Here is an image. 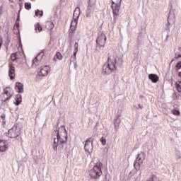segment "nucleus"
Masks as SVG:
<instances>
[{"instance_id":"55","label":"nucleus","mask_w":181,"mask_h":181,"mask_svg":"<svg viewBox=\"0 0 181 181\" xmlns=\"http://www.w3.org/2000/svg\"><path fill=\"white\" fill-rule=\"evenodd\" d=\"M145 97L144 96V95H139V98H144Z\"/></svg>"},{"instance_id":"58","label":"nucleus","mask_w":181,"mask_h":181,"mask_svg":"<svg viewBox=\"0 0 181 181\" xmlns=\"http://www.w3.org/2000/svg\"><path fill=\"white\" fill-rule=\"evenodd\" d=\"M180 49H181V47H178V50L180 51Z\"/></svg>"},{"instance_id":"43","label":"nucleus","mask_w":181,"mask_h":181,"mask_svg":"<svg viewBox=\"0 0 181 181\" xmlns=\"http://www.w3.org/2000/svg\"><path fill=\"white\" fill-rule=\"evenodd\" d=\"M173 97L174 100H177V93H174L173 95Z\"/></svg>"},{"instance_id":"52","label":"nucleus","mask_w":181,"mask_h":181,"mask_svg":"<svg viewBox=\"0 0 181 181\" xmlns=\"http://www.w3.org/2000/svg\"><path fill=\"white\" fill-rule=\"evenodd\" d=\"M166 26H167V28H169V26H170V23H169V21H168Z\"/></svg>"},{"instance_id":"16","label":"nucleus","mask_w":181,"mask_h":181,"mask_svg":"<svg viewBox=\"0 0 181 181\" xmlns=\"http://www.w3.org/2000/svg\"><path fill=\"white\" fill-rule=\"evenodd\" d=\"M99 36L96 39V43H105L107 42V35L103 32L99 33Z\"/></svg>"},{"instance_id":"45","label":"nucleus","mask_w":181,"mask_h":181,"mask_svg":"<svg viewBox=\"0 0 181 181\" xmlns=\"http://www.w3.org/2000/svg\"><path fill=\"white\" fill-rule=\"evenodd\" d=\"M2 42H3L2 36L0 35V49L2 46Z\"/></svg>"},{"instance_id":"42","label":"nucleus","mask_w":181,"mask_h":181,"mask_svg":"<svg viewBox=\"0 0 181 181\" xmlns=\"http://www.w3.org/2000/svg\"><path fill=\"white\" fill-rule=\"evenodd\" d=\"M18 5L20 8H22L23 6V0H19Z\"/></svg>"},{"instance_id":"18","label":"nucleus","mask_w":181,"mask_h":181,"mask_svg":"<svg viewBox=\"0 0 181 181\" xmlns=\"http://www.w3.org/2000/svg\"><path fill=\"white\" fill-rule=\"evenodd\" d=\"M11 98H12V94H9V96H6V95L2 93L0 95V100L1 103H8Z\"/></svg>"},{"instance_id":"5","label":"nucleus","mask_w":181,"mask_h":181,"mask_svg":"<svg viewBox=\"0 0 181 181\" xmlns=\"http://www.w3.org/2000/svg\"><path fill=\"white\" fill-rule=\"evenodd\" d=\"M21 135V125L19 124H15L8 131V138H18Z\"/></svg>"},{"instance_id":"28","label":"nucleus","mask_w":181,"mask_h":181,"mask_svg":"<svg viewBox=\"0 0 181 181\" xmlns=\"http://www.w3.org/2000/svg\"><path fill=\"white\" fill-rule=\"evenodd\" d=\"M11 59L12 62H16L18 60V54L16 52L11 54Z\"/></svg>"},{"instance_id":"4","label":"nucleus","mask_w":181,"mask_h":181,"mask_svg":"<svg viewBox=\"0 0 181 181\" xmlns=\"http://www.w3.org/2000/svg\"><path fill=\"white\" fill-rule=\"evenodd\" d=\"M112 11L113 13V23H117V19L119 16V11H121V3L122 0H111Z\"/></svg>"},{"instance_id":"25","label":"nucleus","mask_w":181,"mask_h":181,"mask_svg":"<svg viewBox=\"0 0 181 181\" xmlns=\"http://www.w3.org/2000/svg\"><path fill=\"white\" fill-rule=\"evenodd\" d=\"M145 39V35H144V33L142 32L139 33V36L137 38V43L139 45L140 43H142V41Z\"/></svg>"},{"instance_id":"8","label":"nucleus","mask_w":181,"mask_h":181,"mask_svg":"<svg viewBox=\"0 0 181 181\" xmlns=\"http://www.w3.org/2000/svg\"><path fill=\"white\" fill-rule=\"evenodd\" d=\"M111 66L114 67L115 70H117V66H122L124 64V60L122 58L117 57L114 60L110 59Z\"/></svg>"},{"instance_id":"39","label":"nucleus","mask_w":181,"mask_h":181,"mask_svg":"<svg viewBox=\"0 0 181 181\" xmlns=\"http://www.w3.org/2000/svg\"><path fill=\"white\" fill-rule=\"evenodd\" d=\"M100 141L102 143V145H105V144H107V139H105V138H104L103 136L101 137Z\"/></svg>"},{"instance_id":"27","label":"nucleus","mask_w":181,"mask_h":181,"mask_svg":"<svg viewBox=\"0 0 181 181\" xmlns=\"http://www.w3.org/2000/svg\"><path fill=\"white\" fill-rule=\"evenodd\" d=\"M42 54V57L45 56V52L42 50L40 52L38 53V55L33 60V65L35 64V62H37V57Z\"/></svg>"},{"instance_id":"2","label":"nucleus","mask_w":181,"mask_h":181,"mask_svg":"<svg viewBox=\"0 0 181 181\" xmlns=\"http://www.w3.org/2000/svg\"><path fill=\"white\" fill-rule=\"evenodd\" d=\"M146 158V153L143 151L139 152L136 156V159L134 162V168L136 173H139L137 179H141V175H142V171H141V165L144 163V160H145Z\"/></svg>"},{"instance_id":"40","label":"nucleus","mask_w":181,"mask_h":181,"mask_svg":"<svg viewBox=\"0 0 181 181\" xmlns=\"http://www.w3.org/2000/svg\"><path fill=\"white\" fill-rule=\"evenodd\" d=\"M19 21H21V10L19 11V12L18 13L16 22H19Z\"/></svg>"},{"instance_id":"21","label":"nucleus","mask_w":181,"mask_h":181,"mask_svg":"<svg viewBox=\"0 0 181 181\" xmlns=\"http://www.w3.org/2000/svg\"><path fill=\"white\" fill-rule=\"evenodd\" d=\"M104 46H105V42H96L95 50L97 52H100L101 50H104Z\"/></svg>"},{"instance_id":"51","label":"nucleus","mask_w":181,"mask_h":181,"mask_svg":"<svg viewBox=\"0 0 181 181\" xmlns=\"http://www.w3.org/2000/svg\"><path fill=\"white\" fill-rule=\"evenodd\" d=\"M146 181H153V177H149Z\"/></svg>"},{"instance_id":"9","label":"nucleus","mask_w":181,"mask_h":181,"mask_svg":"<svg viewBox=\"0 0 181 181\" xmlns=\"http://www.w3.org/2000/svg\"><path fill=\"white\" fill-rule=\"evenodd\" d=\"M88 6L86 12V18H91V13L94 11V3L91 0H88Z\"/></svg>"},{"instance_id":"36","label":"nucleus","mask_w":181,"mask_h":181,"mask_svg":"<svg viewBox=\"0 0 181 181\" xmlns=\"http://www.w3.org/2000/svg\"><path fill=\"white\" fill-rule=\"evenodd\" d=\"M181 69V61H179L175 66V71H179Z\"/></svg>"},{"instance_id":"53","label":"nucleus","mask_w":181,"mask_h":181,"mask_svg":"<svg viewBox=\"0 0 181 181\" xmlns=\"http://www.w3.org/2000/svg\"><path fill=\"white\" fill-rule=\"evenodd\" d=\"M178 77H180V78H181V71L178 72Z\"/></svg>"},{"instance_id":"1","label":"nucleus","mask_w":181,"mask_h":181,"mask_svg":"<svg viewBox=\"0 0 181 181\" xmlns=\"http://www.w3.org/2000/svg\"><path fill=\"white\" fill-rule=\"evenodd\" d=\"M52 135H56L57 138H54L53 150L60 151L61 153H64L66 156H70L71 153V145L67 144V139H69V135L66 127L61 125L57 129H54Z\"/></svg>"},{"instance_id":"11","label":"nucleus","mask_w":181,"mask_h":181,"mask_svg":"<svg viewBox=\"0 0 181 181\" xmlns=\"http://www.w3.org/2000/svg\"><path fill=\"white\" fill-rule=\"evenodd\" d=\"M77 52H78V43L75 42L73 54L71 57V63H74L77 60Z\"/></svg>"},{"instance_id":"7","label":"nucleus","mask_w":181,"mask_h":181,"mask_svg":"<svg viewBox=\"0 0 181 181\" xmlns=\"http://www.w3.org/2000/svg\"><path fill=\"white\" fill-rule=\"evenodd\" d=\"M93 144H94V139H91V137L86 139L85 146H84V150L86 152H88L89 155H91L93 153Z\"/></svg>"},{"instance_id":"29","label":"nucleus","mask_w":181,"mask_h":181,"mask_svg":"<svg viewBox=\"0 0 181 181\" xmlns=\"http://www.w3.org/2000/svg\"><path fill=\"white\" fill-rule=\"evenodd\" d=\"M175 87L178 93H181V81H178V82H176Z\"/></svg>"},{"instance_id":"35","label":"nucleus","mask_w":181,"mask_h":181,"mask_svg":"<svg viewBox=\"0 0 181 181\" xmlns=\"http://www.w3.org/2000/svg\"><path fill=\"white\" fill-rule=\"evenodd\" d=\"M75 32L74 31H69V37L71 39V40H73L74 38Z\"/></svg>"},{"instance_id":"57","label":"nucleus","mask_w":181,"mask_h":181,"mask_svg":"<svg viewBox=\"0 0 181 181\" xmlns=\"http://www.w3.org/2000/svg\"><path fill=\"white\" fill-rule=\"evenodd\" d=\"M172 15V11H170V13H169V16Z\"/></svg>"},{"instance_id":"31","label":"nucleus","mask_w":181,"mask_h":181,"mask_svg":"<svg viewBox=\"0 0 181 181\" xmlns=\"http://www.w3.org/2000/svg\"><path fill=\"white\" fill-rule=\"evenodd\" d=\"M25 8L27 9V11H30V9H32V4L29 2H25Z\"/></svg>"},{"instance_id":"54","label":"nucleus","mask_w":181,"mask_h":181,"mask_svg":"<svg viewBox=\"0 0 181 181\" xmlns=\"http://www.w3.org/2000/svg\"><path fill=\"white\" fill-rule=\"evenodd\" d=\"M173 62H175V59H172V61L170 62V65L172 64V63H173Z\"/></svg>"},{"instance_id":"30","label":"nucleus","mask_w":181,"mask_h":181,"mask_svg":"<svg viewBox=\"0 0 181 181\" xmlns=\"http://www.w3.org/2000/svg\"><path fill=\"white\" fill-rule=\"evenodd\" d=\"M55 57L58 59V60H63V55L60 52H57L55 54Z\"/></svg>"},{"instance_id":"33","label":"nucleus","mask_w":181,"mask_h":181,"mask_svg":"<svg viewBox=\"0 0 181 181\" xmlns=\"http://www.w3.org/2000/svg\"><path fill=\"white\" fill-rule=\"evenodd\" d=\"M8 88H11V87L7 86L5 88V89L4 90V93L3 94H5V95H6L7 97H9V94H11L9 93V90H8Z\"/></svg>"},{"instance_id":"37","label":"nucleus","mask_w":181,"mask_h":181,"mask_svg":"<svg viewBox=\"0 0 181 181\" xmlns=\"http://www.w3.org/2000/svg\"><path fill=\"white\" fill-rule=\"evenodd\" d=\"M9 43H11V40H9V38H7L6 42H5V47L6 49V50H8V47L9 46Z\"/></svg>"},{"instance_id":"47","label":"nucleus","mask_w":181,"mask_h":181,"mask_svg":"<svg viewBox=\"0 0 181 181\" xmlns=\"http://www.w3.org/2000/svg\"><path fill=\"white\" fill-rule=\"evenodd\" d=\"M176 156H177V159H180V153H176Z\"/></svg>"},{"instance_id":"24","label":"nucleus","mask_w":181,"mask_h":181,"mask_svg":"<svg viewBox=\"0 0 181 181\" xmlns=\"http://www.w3.org/2000/svg\"><path fill=\"white\" fill-rule=\"evenodd\" d=\"M45 28L47 29V30H53L54 24H53V22L52 21H47L45 24Z\"/></svg>"},{"instance_id":"20","label":"nucleus","mask_w":181,"mask_h":181,"mask_svg":"<svg viewBox=\"0 0 181 181\" xmlns=\"http://www.w3.org/2000/svg\"><path fill=\"white\" fill-rule=\"evenodd\" d=\"M21 103H22V95L18 93L16 95L15 102H13V104H15V105L18 106V105H21Z\"/></svg>"},{"instance_id":"38","label":"nucleus","mask_w":181,"mask_h":181,"mask_svg":"<svg viewBox=\"0 0 181 181\" xmlns=\"http://www.w3.org/2000/svg\"><path fill=\"white\" fill-rule=\"evenodd\" d=\"M180 57H181V53L180 52H175V60H177L178 59H180Z\"/></svg>"},{"instance_id":"41","label":"nucleus","mask_w":181,"mask_h":181,"mask_svg":"<svg viewBox=\"0 0 181 181\" xmlns=\"http://www.w3.org/2000/svg\"><path fill=\"white\" fill-rule=\"evenodd\" d=\"M60 124V119H59L57 121V123L55 124V128L57 129V128H59V125Z\"/></svg>"},{"instance_id":"19","label":"nucleus","mask_w":181,"mask_h":181,"mask_svg":"<svg viewBox=\"0 0 181 181\" xmlns=\"http://www.w3.org/2000/svg\"><path fill=\"white\" fill-rule=\"evenodd\" d=\"M148 78L152 81V83H156L157 81H159V76L156 74H148Z\"/></svg>"},{"instance_id":"6","label":"nucleus","mask_w":181,"mask_h":181,"mask_svg":"<svg viewBox=\"0 0 181 181\" xmlns=\"http://www.w3.org/2000/svg\"><path fill=\"white\" fill-rule=\"evenodd\" d=\"M110 60H111V58L108 57L107 64H105L103 66V71H102L103 74L107 76L108 74H111V73H112V71L115 70V68H114L112 65H111Z\"/></svg>"},{"instance_id":"14","label":"nucleus","mask_w":181,"mask_h":181,"mask_svg":"<svg viewBox=\"0 0 181 181\" xmlns=\"http://www.w3.org/2000/svg\"><path fill=\"white\" fill-rule=\"evenodd\" d=\"M8 141L0 139V152H5L8 149Z\"/></svg>"},{"instance_id":"49","label":"nucleus","mask_w":181,"mask_h":181,"mask_svg":"<svg viewBox=\"0 0 181 181\" xmlns=\"http://www.w3.org/2000/svg\"><path fill=\"white\" fill-rule=\"evenodd\" d=\"M4 11V6H0V12H2Z\"/></svg>"},{"instance_id":"3","label":"nucleus","mask_w":181,"mask_h":181,"mask_svg":"<svg viewBox=\"0 0 181 181\" xmlns=\"http://www.w3.org/2000/svg\"><path fill=\"white\" fill-rule=\"evenodd\" d=\"M103 163L100 161L94 164L93 168L89 170V176L90 179L97 180V179L101 177L103 175Z\"/></svg>"},{"instance_id":"15","label":"nucleus","mask_w":181,"mask_h":181,"mask_svg":"<svg viewBox=\"0 0 181 181\" xmlns=\"http://www.w3.org/2000/svg\"><path fill=\"white\" fill-rule=\"evenodd\" d=\"M81 13V10L80 9V7H76L74 11L72 21L78 22V18H80Z\"/></svg>"},{"instance_id":"23","label":"nucleus","mask_w":181,"mask_h":181,"mask_svg":"<svg viewBox=\"0 0 181 181\" xmlns=\"http://www.w3.org/2000/svg\"><path fill=\"white\" fill-rule=\"evenodd\" d=\"M121 124V119L119 117H117L114 119V127L115 131H118V128H119V124Z\"/></svg>"},{"instance_id":"17","label":"nucleus","mask_w":181,"mask_h":181,"mask_svg":"<svg viewBox=\"0 0 181 181\" xmlns=\"http://www.w3.org/2000/svg\"><path fill=\"white\" fill-rule=\"evenodd\" d=\"M15 90L18 93V94H22L25 91L23 89V83L21 82H16L15 86Z\"/></svg>"},{"instance_id":"46","label":"nucleus","mask_w":181,"mask_h":181,"mask_svg":"<svg viewBox=\"0 0 181 181\" xmlns=\"http://www.w3.org/2000/svg\"><path fill=\"white\" fill-rule=\"evenodd\" d=\"M108 176V172L106 173L105 175V180L107 181V180H108V178L107 177Z\"/></svg>"},{"instance_id":"22","label":"nucleus","mask_w":181,"mask_h":181,"mask_svg":"<svg viewBox=\"0 0 181 181\" xmlns=\"http://www.w3.org/2000/svg\"><path fill=\"white\" fill-rule=\"evenodd\" d=\"M77 23L76 21H72L70 24L69 32H76V28H77Z\"/></svg>"},{"instance_id":"44","label":"nucleus","mask_w":181,"mask_h":181,"mask_svg":"<svg viewBox=\"0 0 181 181\" xmlns=\"http://www.w3.org/2000/svg\"><path fill=\"white\" fill-rule=\"evenodd\" d=\"M0 117H1V119H3V121H4V120H5V118H6V115L2 114Z\"/></svg>"},{"instance_id":"59","label":"nucleus","mask_w":181,"mask_h":181,"mask_svg":"<svg viewBox=\"0 0 181 181\" xmlns=\"http://www.w3.org/2000/svg\"><path fill=\"white\" fill-rule=\"evenodd\" d=\"M3 124H5V122L3 121Z\"/></svg>"},{"instance_id":"50","label":"nucleus","mask_w":181,"mask_h":181,"mask_svg":"<svg viewBox=\"0 0 181 181\" xmlns=\"http://www.w3.org/2000/svg\"><path fill=\"white\" fill-rule=\"evenodd\" d=\"M53 60L54 62H57V57H56V55L54 57Z\"/></svg>"},{"instance_id":"10","label":"nucleus","mask_w":181,"mask_h":181,"mask_svg":"<svg viewBox=\"0 0 181 181\" xmlns=\"http://www.w3.org/2000/svg\"><path fill=\"white\" fill-rule=\"evenodd\" d=\"M49 70H50V66H49V65H45L43 67H41L38 72V76L46 77V76L49 74Z\"/></svg>"},{"instance_id":"34","label":"nucleus","mask_w":181,"mask_h":181,"mask_svg":"<svg viewBox=\"0 0 181 181\" xmlns=\"http://www.w3.org/2000/svg\"><path fill=\"white\" fill-rule=\"evenodd\" d=\"M39 15H40V16H43V11H40V10L37 9L35 11V16H39Z\"/></svg>"},{"instance_id":"13","label":"nucleus","mask_w":181,"mask_h":181,"mask_svg":"<svg viewBox=\"0 0 181 181\" xmlns=\"http://www.w3.org/2000/svg\"><path fill=\"white\" fill-rule=\"evenodd\" d=\"M8 77L10 80H15V66L13 64H9Z\"/></svg>"},{"instance_id":"56","label":"nucleus","mask_w":181,"mask_h":181,"mask_svg":"<svg viewBox=\"0 0 181 181\" xmlns=\"http://www.w3.org/2000/svg\"><path fill=\"white\" fill-rule=\"evenodd\" d=\"M168 38H169V35H167L165 40H168Z\"/></svg>"},{"instance_id":"48","label":"nucleus","mask_w":181,"mask_h":181,"mask_svg":"<svg viewBox=\"0 0 181 181\" xmlns=\"http://www.w3.org/2000/svg\"><path fill=\"white\" fill-rule=\"evenodd\" d=\"M139 108H140V110H143L144 109V106H142L141 104L138 105Z\"/></svg>"},{"instance_id":"26","label":"nucleus","mask_w":181,"mask_h":181,"mask_svg":"<svg viewBox=\"0 0 181 181\" xmlns=\"http://www.w3.org/2000/svg\"><path fill=\"white\" fill-rule=\"evenodd\" d=\"M35 30L36 32H42L43 30V28L41 27L40 24L39 23H37L36 25H35Z\"/></svg>"},{"instance_id":"12","label":"nucleus","mask_w":181,"mask_h":181,"mask_svg":"<svg viewBox=\"0 0 181 181\" xmlns=\"http://www.w3.org/2000/svg\"><path fill=\"white\" fill-rule=\"evenodd\" d=\"M15 28H17V33L16 35H19V47H21L23 53V49H22V40L21 39V31L19 30L20 28V25H19V22L16 21L14 26H13V29L15 30Z\"/></svg>"},{"instance_id":"32","label":"nucleus","mask_w":181,"mask_h":181,"mask_svg":"<svg viewBox=\"0 0 181 181\" xmlns=\"http://www.w3.org/2000/svg\"><path fill=\"white\" fill-rule=\"evenodd\" d=\"M172 114H173V115H176L177 117H179V115H180V111L176 109H173L172 110Z\"/></svg>"}]
</instances>
